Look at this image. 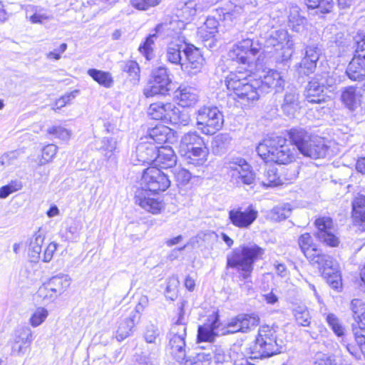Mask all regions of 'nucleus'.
I'll use <instances>...</instances> for the list:
<instances>
[{
  "label": "nucleus",
  "mask_w": 365,
  "mask_h": 365,
  "mask_svg": "<svg viewBox=\"0 0 365 365\" xmlns=\"http://www.w3.org/2000/svg\"><path fill=\"white\" fill-rule=\"evenodd\" d=\"M141 188L135 192V202L153 214H158L163 207L159 197H154L160 191L166 190L170 185L167 173L156 167H149L143 171Z\"/></svg>",
  "instance_id": "1"
},
{
  "label": "nucleus",
  "mask_w": 365,
  "mask_h": 365,
  "mask_svg": "<svg viewBox=\"0 0 365 365\" xmlns=\"http://www.w3.org/2000/svg\"><path fill=\"white\" fill-rule=\"evenodd\" d=\"M258 155L266 162L287 165L295 159V149L282 136L272 135L264 138L257 147Z\"/></svg>",
  "instance_id": "2"
},
{
  "label": "nucleus",
  "mask_w": 365,
  "mask_h": 365,
  "mask_svg": "<svg viewBox=\"0 0 365 365\" xmlns=\"http://www.w3.org/2000/svg\"><path fill=\"white\" fill-rule=\"evenodd\" d=\"M249 76L248 73L239 70L231 72L226 78L227 89L232 91L240 102L245 106L257 101L262 95L259 80Z\"/></svg>",
  "instance_id": "3"
},
{
  "label": "nucleus",
  "mask_w": 365,
  "mask_h": 365,
  "mask_svg": "<svg viewBox=\"0 0 365 365\" xmlns=\"http://www.w3.org/2000/svg\"><path fill=\"white\" fill-rule=\"evenodd\" d=\"M264 253V249L255 243L241 245L227 256V266L236 269L247 279L253 270L255 262L261 259Z\"/></svg>",
  "instance_id": "4"
},
{
  "label": "nucleus",
  "mask_w": 365,
  "mask_h": 365,
  "mask_svg": "<svg viewBox=\"0 0 365 365\" xmlns=\"http://www.w3.org/2000/svg\"><path fill=\"white\" fill-rule=\"evenodd\" d=\"M184 303L180 307V313L178 320L173 324L168 334L169 339L167 350L171 356L179 364L187 362V348L186 346L185 338L187 336V327L184 322Z\"/></svg>",
  "instance_id": "5"
},
{
  "label": "nucleus",
  "mask_w": 365,
  "mask_h": 365,
  "mask_svg": "<svg viewBox=\"0 0 365 365\" xmlns=\"http://www.w3.org/2000/svg\"><path fill=\"white\" fill-rule=\"evenodd\" d=\"M282 341L278 342L277 331L268 325L262 326L258 331L251 354L255 359L268 358L282 351Z\"/></svg>",
  "instance_id": "6"
},
{
  "label": "nucleus",
  "mask_w": 365,
  "mask_h": 365,
  "mask_svg": "<svg viewBox=\"0 0 365 365\" xmlns=\"http://www.w3.org/2000/svg\"><path fill=\"white\" fill-rule=\"evenodd\" d=\"M264 38V46L267 49L273 48L278 53V61H287L292 57L294 42L286 30H272L266 34Z\"/></svg>",
  "instance_id": "7"
},
{
  "label": "nucleus",
  "mask_w": 365,
  "mask_h": 365,
  "mask_svg": "<svg viewBox=\"0 0 365 365\" xmlns=\"http://www.w3.org/2000/svg\"><path fill=\"white\" fill-rule=\"evenodd\" d=\"M197 123L200 125L202 133L212 135L220 130L223 125L224 117L217 107L204 106L197 113Z\"/></svg>",
  "instance_id": "8"
},
{
  "label": "nucleus",
  "mask_w": 365,
  "mask_h": 365,
  "mask_svg": "<svg viewBox=\"0 0 365 365\" xmlns=\"http://www.w3.org/2000/svg\"><path fill=\"white\" fill-rule=\"evenodd\" d=\"M71 284V278L67 274L52 277L39 287L37 295L46 302H52L63 294Z\"/></svg>",
  "instance_id": "9"
},
{
  "label": "nucleus",
  "mask_w": 365,
  "mask_h": 365,
  "mask_svg": "<svg viewBox=\"0 0 365 365\" xmlns=\"http://www.w3.org/2000/svg\"><path fill=\"white\" fill-rule=\"evenodd\" d=\"M231 182L238 187L248 185L252 187L255 175L245 159L237 158L230 163Z\"/></svg>",
  "instance_id": "10"
},
{
  "label": "nucleus",
  "mask_w": 365,
  "mask_h": 365,
  "mask_svg": "<svg viewBox=\"0 0 365 365\" xmlns=\"http://www.w3.org/2000/svg\"><path fill=\"white\" fill-rule=\"evenodd\" d=\"M260 48L258 43L247 38L234 45L230 50L228 56L232 61L246 65L250 63L251 58L255 56Z\"/></svg>",
  "instance_id": "11"
},
{
  "label": "nucleus",
  "mask_w": 365,
  "mask_h": 365,
  "mask_svg": "<svg viewBox=\"0 0 365 365\" xmlns=\"http://www.w3.org/2000/svg\"><path fill=\"white\" fill-rule=\"evenodd\" d=\"M205 58L200 50L192 44H187L182 63V71L192 76L200 73L203 67Z\"/></svg>",
  "instance_id": "12"
},
{
  "label": "nucleus",
  "mask_w": 365,
  "mask_h": 365,
  "mask_svg": "<svg viewBox=\"0 0 365 365\" xmlns=\"http://www.w3.org/2000/svg\"><path fill=\"white\" fill-rule=\"evenodd\" d=\"M317 228L316 237L317 239L330 247H336L339 243V238L334 234V227L331 218L322 217L315 220Z\"/></svg>",
  "instance_id": "13"
},
{
  "label": "nucleus",
  "mask_w": 365,
  "mask_h": 365,
  "mask_svg": "<svg viewBox=\"0 0 365 365\" xmlns=\"http://www.w3.org/2000/svg\"><path fill=\"white\" fill-rule=\"evenodd\" d=\"M258 212L252 205L242 210V208H234L228 212V218L230 222L235 227L240 229L249 228L256 220Z\"/></svg>",
  "instance_id": "14"
},
{
  "label": "nucleus",
  "mask_w": 365,
  "mask_h": 365,
  "mask_svg": "<svg viewBox=\"0 0 365 365\" xmlns=\"http://www.w3.org/2000/svg\"><path fill=\"white\" fill-rule=\"evenodd\" d=\"M327 76V74L317 76L308 83L304 91V96L308 102L321 103L324 101V88L326 86H331V83L326 81Z\"/></svg>",
  "instance_id": "15"
},
{
  "label": "nucleus",
  "mask_w": 365,
  "mask_h": 365,
  "mask_svg": "<svg viewBox=\"0 0 365 365\" xmlns=\"http://www.w3.org/2000/svg\"><path fill=\"white\" fill-rule=\"evenodd\" d=\"M33 341L32 330L28 327H19L14 333L11 341L12 354L21 356L25 354Z\"/></svg>",
  "instance_id": "16"
},
{
  "label": "nucleus",
  "mask_w": 365,
  "mask_h": 365,
  "mask_svg": "<svg viewBox=\"0 0 365 365\" xmlns=\"http://www.w3.org/2000/svg\"><path fill=\"white\" fill-rule=\"evenodd\" d=\"M260 82V88L262 94L275 90L279 92L283 90L285 81L282 74L276 70H269L263 76L262 79H259Z\"/></svg>",
  "instance_id": "17"
},
{
  "label": "nucleus",
  "mask_w": 365,
  "mask_h": 365,
  "mask_svg": "<svg viewBox=\"0 0 365 365\" xmlns=\"http://www.w3.org/2000/svg\"><path fill=\"white\" fill-rule=\"evenodd\" d=\"M321 54V48L317 45L307 46L305 48V56L299 65L300 72L305 75L313 73L317 68V63Z\"/></svg>",
  "instance_id": "18"
},
{
  "label": "nucleus",
  "mask_w": 365,
  "mask_h": 365,
  "mask_svg": "<svg viewBox=\"0 0 365 365\" xmlns=\"http://www.w3.org/2000/svg\"><path fill=\"white\" fill-rule=\"evenodd\" d=\"M363 92L361 88L348 86L343 89L341 99L346 107L354 110L361 104L364 98Z\"/></svg>",
  "instance_id": "19"
},
{
  "label": "nucleus",
  "mask_w": 365,
  "mask_h": 365,
  "mask_svg": "<svg viewBox=\"0 0 365 365\" xmlns=\"http://www.w3.org/2000/svg\"><path fill=\"white\" fill-rule=\"evenodd\" d=\"M281 109L284 115L290 117L300 109L299 93L297 88H290L286 91Z\"/></svg>",
  "instance_id": "20"
},
{
  "label": "nucleus",
  "mask_w": 365,
  "mask_h": 365,
  "mask_svg": "<svg viewBox=\"0 0 365 365\" xmlns=\"http://www.w3.org/2000/svg\"><path fill=\"white\" fill-rule=\"evenodd\" d=\"M182 153L185 163L194 167L203 165L207 161L208 149L205 146L192 147V149Z\"/></svg>",
  "instance_id": "21"
},
{
  "label": "nucleus",
  "mask_w": 365,
  "mask_h": 365,
  "mask_svg": "<svg viewBox=\"0 0 365 365\" xmlns=\"http://www.w3.org/2000/svg\"><path fill=\"white\" fill-rule=\"evenodd\" d=\"M308 259L314 264H317L320 270H322L324 275H330L331 271L338 269V265L333 260V258L322 252L321 250H317L316 253H313Z\"/></svg>",
  "instance_id": "22"
},
{
  "label": "nucleus",
  "mask_w": 365,
  "mask_h": 365,
  "mask_svg": "<svg viewBox=\"0 0 365 365\" xmlns=\"http://www.w3.org/2000/svg\"><path fill=\"white\" fill-rule=\"evenodd\" d=\"M300 153L305 157L318 159L325 157L328 147L322 139L312 138Z\"/></svg>",
  "instance_id": "23"
},
{
  "label": "nucleus",
  "mask_w": 365,
  "mask_h": 365,
  "mask_svg": "<svg viewBox=\"0 0 365 365\" xmlns=\"http://www.w3.org/2000/svg\"><path fill=\"white\" fill-rule=\"evenodd\" d=\"M158 146L152 142H142L136 148V158L143 164H155Z\"/></svg>",
  "instance_id": "24"
},
{
  "label": "nucleus",
  "mask_w": 365,
  "mask_h": 365,
  "mask_svg": "<svg viewBox=\"0 0 365 365\" xmlns=\"http://www.w3.org/2000/svg\"><path fill=\"white\" fill-rule=\"evenodd\" d=\"M173 108L174 104L172 103H153L148 109V115L154 120H160L168 123L169 116Z\"/></svg>",
  "instance_id": "25"
},
{
  "label": "nucleus",
  "mask_w": 365,
  "mask_h": 365,
  "mask_svg": "<svg viewBox=\"0 0 365 365\" xmlns=\"http://www.w3.org/2000/svg\"><path fill=\"white\" fill-rule=\"evenodd\" d=\"M176 158L174 150L170 146H158L154 167L160 166L165 169L172 168L176 163Z\"/></svg>",
  "instance_id": "26"
},
{
  "label": "nucleus",
  "mask_w": 365,
  "mask_h": 365,
  "mask_svg": "<svg viewBox=\"0 0 365 365\" xmlns=\"http://www.w3.org/2000/svg\"><path fill=\"white\" fill-rule=\"evenodd\" d=\"M346 73L352 81H361L365 79V56L354 57L346 68Z\"/></svg>",
  "instance_id": "27"
},
{
  "label": "nucleus",
  "mask_w": 365,
  "mask_h": 365,
  "mask_svg": "<svg viewBox=\"0 0 365 365\" xmlns=\"http://www.w3.org/2000/svg\"><path fill=\"white\" fill-rule=\"evenodd\" d=\"M178 104L182 107H190L197 102L198 93L195 88L190 86H180L176 91Z\"/></svg>",
  "instance_id": "28"
},
{
  "label": "nucleus",
  "mask_w": 365,
  "mask_h": 365,
  "mask_svg": "<svg viewBox=\"0 0 365 365\" xmlns=\"http://www.w3.org/2000/svg\"><path fill=\"white\" fill-rule=\"evenodd\" d=\"M350 309L356 324H352L361 331H365V303L359 299H354L350 303Z\"/></svg>",
  "instance_id": "29"
},
{
  "label": "nucleus",
  "mask_w": 365,
  "mask_h": 365,
  "mask_svg": "<svg viewBox=\"0 0 365 365\" xmlns=\"http://www.w3.org/2000/svg\"><path fill=\"white\" fill-rule=\"evenodd\" d=\"M352 216L354 223L365 230V196L359 195L352 202Z\"/></svg>",
  "instance_id": "30"
},
{
  "label": "nucleus",
  "mask_w": 365,
  "mask_h": 365,
  "mask_svg": "<svg viewBox=\"0 0 365 365\" xmlns=\"http://www.w3.org/2000/svg\"><path fill=\"white\" fill-rule=\"evenodd\" d=\"M140 319H138V314H130V316L119 322L118 329L116 331V339L121 341L128 337L133 332V329L135 324L138 323Z\"/></svg>",
  "instance_id": "31"
},
{
  "label": "nucleus",
  "mask_w": 365,
  "mask_h": 365,
  "mask_svg": "<svg viewBox=\"0 0 365 365\" xmlns=\"http://www.w3.org/2000/svg\"><path fill=\"white\" fill-rule=\"evenodd\" d=\"M307 19L300 15L297 6L289 7L287 26L292 31L302 33L304 31Z\"/></svg>",
  "instance_id": "32"
},
{
  "label": "nucleus",
  "mask_w": 365,
  "mask_h": 365,
  "mask_svg": "<svg viewBox=\"0 0 365 365\" xmlns=\"http://www.w3.org/2000/svg\"><path fill=\"white\" fill-rule=\"evenodd\" d=\"M187 44L170 43L166 50V59L167 61L174 65H179L182 68V63H183L185 48Z\"/></svg>",
  "instance_id": "33"
},
{
  "label": "nucleus",
  "mask_w": 365,
  "mask_h": 365,
  "mask_svg": "<svg viewBox=\"0 0 365 365\" xmlns=\"http://www.w3.org/2000/svg\"><path fill=\"white\" fill-rule=\"evenodd\" d=\"M44 235L40 232H36L30 239L28 255L31 262H38L40 259Z\"/></svg>",
  "instance_id": "34"
},
{
  "label": "nucleus",
  "mask_w": 365,
  "mask_h": 365,
  "mask_svg": "<svg viewBox=\"0 0 365 365\" xmlns=\"http://www.w3.org/2000/svg\"><path fill=\"white\" fill-rule=\"evenodd\" d=\"M150 81L155 83V85L160 86L168 92L171 89L170 86L172 81L170 78L168 68L164 66H160L153 71Z\"/></svg>",
  "instance_id": "35"
},
{
  "label": "nucleus",
  "mask_w": 365,
  "mask_h": 365,
  "mask_svg": "<svg viewBox=\"0 0 365 365\" xmlns=\"http://www.w3.org/2000/svg\"><path fill=\"white\" fill-rule=\"evenodd\" d=\"M204 6L200 0H189L184 4L180 9V14L185 21L191 20L198 11H202Z\"/></svg>",
  "instance_id": "36"
},
{
  "label": "nucleus",
  "mask_w": 365,
  "mask_h": 365,
  "mask_svg": "<svg viewBox=\"0 0 365 365\" xmlns=\"http://www.w3.org/2000/svg\"><path fill=\"white\" fill-rule=\"evenodd\" d=\"M170 133V128L163 125H158L155 127L149 129L148 132V138L150 140L148 142L153 143L162 144L165 143L168 138V135Z\"/></svg>",
  "instance_id": "37"
},
{
  "label": "nucleus",
  "mask_w": 365,
  "mask_h": 365,
  "mask_svg": "<svg viewBox=\"0 0 365 365\" xmlns=\"http://www.w3.org/2000/svg\"><path fill=\"white\" fill-rule=\"evenodd\" d=\"M204 145L203 139L197 132H189L185 134L180 140V151L192 149V147H200Z\"/></svg>",
  "instance_id": "38"
},
{
  "label": "nucleus",
  "mask_w": 365,
  "mask_h": 365,
  "mask_svg": "<svg viewBox=\"0 0 365 365\" xmlns=\"http://www.w3.org/2000/svg\"><path fill=\"white\" fill-rule=\"evenodd\" d=\"M289 135L291 142L296 145L299 152L312 138L308 133L302 128L291 129Z\"/></svg>",
  "instance_id": "39"
},
{
  "label": "nucleus",
  "mask_w": 365,
  "mask_h": 365,
  "mask_svg": "<svg viewBox=\"0 0 365 365\" xmlns=\"http://www.w3.org/2000/svg\"><path fill=\"white\" fill-rule=\"evenodd\" d=\"M289 135L291 142L296 145L299 152L312 138L308 133L302 128L291 129Z\"/></svg>",
  "instance_id": "40"
},
{
  "label": "nucleus",
  "mask_w": 365,
  "mask_h": 365,
  "mask_svg": "<svg viewBox=\"0 0 365 365\" xmlns=\"http://www.w3.org/2000/svg\"><path fill=\"white\" fill-rule=\"evenodd\" d=\"M88 74L105 88H110L113 85V78L109 72L91 68L88 71Z\"/></svg>",
  "instance_id": "41"
},
{
  "label": "nucleus",
  "mask_w": 365,
  "mask_h": 365,
  "mask_svg": "<svg viewBox=\"0 0 365 365\" xmlns=\"http://www.w3.org/2000/svg\"><path fill=\"white\" fill-rule=\"evenodd\" d=\"M121 70L127 73L130 81L133 85H137L140 81V67L135 61H127L120 63Z\"/></svg>",
  "instance_id": "42"
},
{
  "label": "nucleus",
  "mask_w": 365,
  "mask_h": 365,
  "mask_svg": "<svg viewBox=\"0 0 365 365\" xmlns=\"http://www.w3.org/2000/svg\"><path fill=\"white\" fill-rule=\"evenodd\" d=\"M292 315L298 326L309 327L311 324V315L308 308L305 306H297L292 309Z\"/></svg>",
  "instance_id": "43"
},
{
  "label": "nucleus",
  "mask_w": 365,
  "mask_h": 365,
  "mask_svg": "<svg viewBox=\"0 0 365 365\" xmlns=\"http://www.w3.org/2000/svg\"><path fill=\"white\" fill-rule=\"evenodd\" d=\"M232 142V138L228 133H220L216 135L212 145L215 153H224L229 148Z\"/></svg>",
  "instance_id": "44"
},
{
  "label": "nucleus",
  "mask_w": 365,
  "mask_h": 365,
  "mask_svg": "<svg viewBox=\"0 0 365 365\" xmlns=\"http://www.w3.org/2000/svg\"><path fill=\"white\" fill-rule=\"evenodd\" d=\"M190 121V118L188 114L181 111L174 105V108L172 109L169 116L168 123L180 127L188 125Z\"/></svg>",
  "instance_id": "45"
},
{
  "label": "nucleus",
  "mask_w": 365,
  "mask_h": 365,
  "mask_svg": "<svg viewBox=\"0 0 365 365\" xmlns=\"http://www.w3.org/2000/svg\"><path fill=\"white\" fill-rule=\"evenodd\" d=\"M217 327L216 322H214L210 326H199L197 330V342L206 341L212 342L215 340L216 334L215 329Z\"/></svg>",
  "instance_id": "46"
},
{
  "label": "nucleus",
  "mask_w": 365,
  "mask_h": 365,
  "mask_svg": "<svg viewBox=\"0 0 365 365\" xmlns=\"http://www.w3.org/2000/svg\"><path fill=\"white\" fill-rule=\"evenodd\" d=\"M218 21L215 18H207L204 26L200 29V33L205 41L215 36V34L217 31Z\"/></svg>",
  "instance_id": "47"
},
{
  "label": "nucleus",
  "mask_w": 365,
  "mask_h": 365,
  "mask_svg": "<svg viewBox=\"0 0 365 365\" xmlns=\"http://www.w3.org/2000/svg\"><path fill=\"white\" fill-rule=\"evenodd\" d=\"M240 324H241V332L246 333L259 323V318L257 314H239Z\"/></svg>",
  "instance_id": "48"
},
{
  "label": "nucleus",
  "mask_w": 365,
  "mask_h": 365,
  "mask_svg": "<svg viewBox=\"0 0 365 365\" xmlns=\"http://www.w3.org/2000/svg\"><path fill=\"white\" fill-rule=\"evenodd\" d=\"M298 242L302 251L307 259L313 253H316L317 249L314 247L312 237L309 233L302 235Z\"/></svg>",
  "instance_id": "49"
},
{
  "label": "nucleus",
  "mask_w": 365,
  "mask_h": 365,
  "mask_svg": "<svg viewBox=\"0 0 365 365\" xmlns=\"http://www.w3.org/2000/svg\"><path fill=\"white\" fill-rule=\"evenodd\" d=\"M248 4L246 5H235L232 9L224 14V19L226 21L235 22V24L245 16L247 12Z\"/></svg>",
  "instance_id": "50"
},
{
  "label": "nucleus",
  "mask_w": 365,
  "mask_h": 365,
  "mask_svg": "<svg viewBox=\"0 0 365 365\" xmlns=\"http://www.w3.org/2000/svg\"><path fill=\"white\" fill-rule=\"evenodd\" d=\"M292 210L289 203L278 205L272 210V217L277 221L284 220L291 215Z\"/></svg>",
  "instance_id": "51"
},
{
  "label": "nucleus",
  "mask_w": 365,
  "mask_h": 365,
  "mask_svg": "<svg viewBox=\"0 0 365 365\" xmlns=\"http://www.w3.org/2000/svg\"><path fill=\"white\" fill-rule=\"evenodd\" d=\"M325 320L336 335L341 336L344 335V328L340 319L332 313L323 314Z\"/></svg>",
  "instance_id": "52"
},
{
  "label": "nucleus",
  "mask_w": 365,
  "mask_h": 365,
  "mask_svg": "<svg viewBox=\"0 0 365 365\" xmlns=\"http://www.w3.org/2000/svg\"><path fill=\"white\" fill-rule=\"evenodd\" d=\"M160 334V332L158 326L150 323L145 326L143 336L147 343L155 344Z\"/></svg>",
  "instance_id": "53"
},
{
  "label": "nucleus",
  "mask_w": 365,
  "mask_h": 365,
  "mask_svg": "<svg viewBox=\"0 0 365 365\" xmlns=\"http://www.w3.org/2000/svg\"><path fill=\"white\" fill-rule=\"evenodd\" d=\"M48 312L43 307H38L31 315L29 323L33 327L41 325L48 317Z\"/></svg>",
  "instance_id": "54"
},
{
  "label": "nucleus",
  "mask_w": 365,
  "mask_h": 365,
  "mask_svg": "<svg viewBox=\"0 0 365 365\" xmlns=\"http://www.w3.org/2000/svg\"><path fill=\"white\" fill-rule=\"evenodd\" d=\"M264 176L266 180L262 182L264 187H276L282 183V180L278 176L277 170L274 168H269L266 171Z\"/></svg>",
  "instance_id": "55"
},
{
  "label": "nucleus",
  "mask_w": 365,
  "mask_h": 365,
  "mask_svg": "<svg viewBox=\"0 0 365 365\" xmlns=\"http://www.w3.org/2000/svg\"><path fill=\"white\" fill-rule=\"evenodd\" d=\"M309 8H319L322 13H329L331 11L334 2L333 0H306Z\"/></svg>",
  "instance_id": "56"
},
{
  "label": "nucleus",
  "mask_w": 365,
  "mask_h": 365,
  "mask_svg": "<svg viewBox=\"0 0 365 365\" xmlns=\"http://www.w3.org/2000/svg\"><path fill=\"white\" fill-rule=\"evenodd\" d=\"M172 172L178 185H185L187 184L192 178V174L188 170L181 167L174 168Z\"/></svg>",
  "instance_id": "57"
},
{
  "label": "nucleus",
  "mask_w": 365,
  "mask_h": 365,
  "mask_svg": "<svg viewBox=\"0 0 365 365\" xmlns=\"http://www.w3.org/2000/svg\"><path fill=\"white\" fill-rule=\"evenodd\" d=\"M168 93V91L166 89L163 88L160 86L155 85V83H153L150 80L143 88V94L146 98L154 97L157 95L164 96Z\"/></svg>",
  "instance_id": "58"
},
{
  "label": "nucleus",
  "mask_w": 365,
  "mask_h": 365,
  "mask_svg": "<svg viewBox=\"0 0 365 365\" xmlns=\"http://www.w3.org/2000/svg\"><path fill=\"white\" fill-rule=\"evenodd\" d=\"M168 93V91L166 89L163 88L160 86L155 85V83H153L150 80L143 88V94L146 98L154 97L157 95L164 96Z\"/></svg>",
  "instance_id": "59"
},
{
  "label": "nucleus",
  "mask_w": 365,
  "mask_h": 365,
  "mask_svg": "<svg viewBox=\"0 0 365 365\" xmlns=\"http://www.w3.org/2000/svg\"><path fill=\"white\" fill-rule=\"evenodd\" d=\"M162 0H130V4L137 10L146 11L158 6Z\"/></svg>",
  "instance_id": "60"
},
{
  "label": "nucleus",
  "mask_w": 365,
  "mask_h": 365,
  "mask_svg": "<svg viewBox=\"0 0 365 365\" xmlns=\"http://www.w3.org/2000/svg\"><path fill=\"white\" fill-rule=\"evenodd\" d=\"M58 147L54 144H48L45 146L42 150V156L40 160L39 164L44 165L54 158L57 153Z\"/></svg>",
  "instance_id": "61"
},
{
  "label": "nucleus",
  "mask_w": 365,
  "mask_h": 365,
  "mask_svg": "<svg viewBox=\"0 0 365 365\" xmlns=\"http://www.w3.org/2000/svg\"><path fill=\"white\" fill-rule=\"evenodd\" d=\"M102 143L103 146L101 149L106 152L104 156L110 158L117 150V140L113 138H105Z\"/></svg>",
  "instance_id": "62"
},
{
  "label": "nucleus",
  "mask_w": 365,
  "mask_h": 365,
  "mask_svg": "<svg viewBox=\"0 0 365 365\" xmlns=\"http://www.w3.org/2000/svg\"><path fill=\"white\" fill-rule=\"evenodd\" d=\"M47 133L63 140H68L71 136V131L61 126H52L48 128Z\"/></svg>",
  "instance_id": "63"
},
{
  "label": "nucleus",
  "mask_w": 365,
  "mask_h": 365,
  "mask_svg": "<svg viewBox=\"0 0 365 365\" xmlns=\"http://www.w3.org/2000/svg\"><path fill=\"white\" fill-rule=\"evenodd\" d=\"M353 334L355 337V341L357 343L361 354L365 358V331H361L356 327H353Z\"/></svg>",
  "instance_id": "64"
}]
</instances>
